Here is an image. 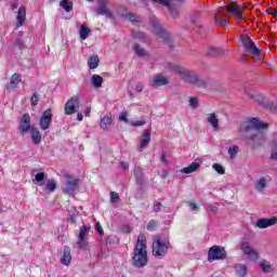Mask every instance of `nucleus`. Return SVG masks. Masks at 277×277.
Masks as SVG:
<instances>
[{
  "label": "nucleus",
  "instance_id": "61",
  "mask_svg": "<svg viewBox=\"0 0 277 277\" xmlns=\"http://www.w3.org/2000/svg\"><path fill=\"white\" fill-rule=\"evenodd\" d=\"M77 120H79V122H81V120H83V114L78 113Z\"/></svg>",
  "mask_w": 277,
  "mask_h": 277
},
{
  "label": "nucleus",
  "instance_id": "57",
  "mask_svg": "<svg viewBox=\"0 0 277 277\" xmlns=\"http://www.w3.org/2000/svg\"><path fill=\"white\" fill-rule=\"evenodd\" d=\"M11 8H12L13 10H17V9H18V0L12 1V2H11Z\"/></svg>",
  "mask_w": 277,
  "mask_h": 277
},
{
  "label": "nucleus",
  "instance_id": "34",
  "mask_svg": "<svg viewBox=\"0 0 277 277\" xmlns=\"http://www.w3.org/2000/svg\"><path fill=\"white\" fill-rule=\"evenodd\" d=\"M91 83L94 88L98 89L103 87V77L100 75H93L91 77Z\"/></svg>",
  "mask_w": 277,
  "mask_h": 277
},
{
  "label": "nucleus",
  "instance_id": "35",
  "mask_svg": "<svg viewBox=\"0 0 277 277\" xmlns=\"http://www.w3.org/2000/svg\"><path fill=\"white\" fill-rule=\"evenodd\" d=\"M134 176L138 185H142L144 183V173L142 172V168L140 167L134 168Z\"/></svg>",
  "mask_w": 277,
  "mask_h": 277
},
{
  "label": "nucleus",
  "instance_id": "3",
  "mask_svg": "<svg viewBox=\"0 0 277 277\" xmlns=\"http://www.w3.org/2000/svg\"><path fill=\"white\" fill-rule=\"evenodd\" d=\"M63 176L65 179V183L63 184V194H67L68 196H75L77 189H79V185L81 181L68 172H64Z\"/></svg>",
  "mask_w": 277,
  "mask_h": 277
},
{
  "label": "nucleus",
  "instance_id": "21",
  "mask_svg": "<svg viewBox=\"0 0 277 277\" xmlns=\"http://www.w3.org/2000/svg\"><path fill=\"white\" fill-rule=\"evenodd\" d=\"M207 121L213 129V131H220V119L217 118V115H215L214 113L209 114Z\"/></svg>",
  "mask_w": 277,
  "mask_h": 277
},
{
  "label": "nucleus",
  "instance_id": "11",
  "mask_svg": "<svg viewBox=\"0 0 277 277\" xmlns=\"http://www.w3.org/2000/svg\"><path fill=\"white\" fill-rule=\"evenodd\" d=\"M226 10L230 16H236L237 21H243V6L237 2L226 4Z\"/></svg>",
  "mask_w": 277,
  "mask_h": 277
},
{
  "label": "nucleus",
  "instance_id": "23",
  "mask_svg": "<svg viewBox=\"0 0 277 277\" xmlns=\"http://www.w3.org/2000/svg\"><path fill=\"white\" fill-rule=\"evenodd\" d=\"M148 144H150V132L149 130H145L142 135V140L137 146V149L142 151L144 150V148H146V146H148Z\"/></svg>",
  "mask_w": 277,
  "mask_h": 277
},
{
  "label": "nucleus",
  "instance_id": "33",
  "mask_svg": "<svg viewBox=\"0 0 277 277\" xmlns=\"http://www.w3.org/2000/svg\"><path fill=\"white\" fill-rule=\"evenodd\" d=\"M100 62H101V60L98 58V56L93 55L89 58L88 66H89V68H91V70H94V69L98 68Z\"/></svg>",
  "mask_w": 277,
  "mask_h": 277
},
{
  "label": "nucleus",
  "instance_id": "52",
  "mask_svg": "<svg viewBox=\"0 0 277 277\" xmlns=\"http://www.w3.org/2000/svg\"><path fill=\"white\" fill-rule=\"evenodd\" d=\"M215 23L216 25H222L223 27H226L228 25L226 19H217V16H215Z\"/></svg>",
  "mask_w": 277,
  "mask_h": 277
},
{
  "label": "nucleus",
  "instance_id": "9",
  "mask_svg": "<svg viewBox=\"0 0 277 277\" xmlns=\"http://www.w3.org/2000/svg\"><path fill=\"white\" fill-rule=\"evenodd\" d=\"M79 107H81V101L79 100V95H74L65 104V115L72 116V114L77 113V109H79Z\"/></svg>",
  "mask_w": 277,
  "mask_h": 277
},
{
  "label": "nucleus",
  "instance_id": "20",
  "mask_svg": "<svg viewBox=\"0 0 277 277\" xmlns=\"http://www.w3.org/2000/svg\"><path fill=\"white\" fill-rule=\"evenodd\" d=\"M23 81V78L19 76V74H14L11 77L10 83L6 85V90L9 92H12V90H16L18 88V83Z\"/></svg>",
  "mask_w": 277,
  "mask_h": 277
},
{
  "label": "nucleus",
  "instance_id": "56",
  "mask_svg": "<svg viewBox=\"0 0 277 277\" xmlns=\"http://www.w3.org/2000/svg\"><path fill=\"white\" fill-rule=\"evenodd\" d=\"M23 45H24L23 40L21 39L15 40V47H17L18 49H23Z\"/></svg>",
  "mask_w": 277,
  "mask_h": 277
},
{
  "label": "nucleus",
  "instance_id": "15",
  "mask_svg": "<svg viewBox=\"0 0 277 277\" xmlns=\"http://www.w3.org/2000/svg\"><path fill=\"white\" fill-rule=\"evenodd\" d=\"M97 16H106V18H114V14L107 8V0H100L98 6L95 9Z\"/></svg>",
  "mask_w": 277,
  "mask_h": 277
},
{
  "label": "nucleus",
  "instance_id": "4",
  "mask_svg": "<svg viewBox=\"0 0 277 277\" xmlns=\"http://www.w3.org/2000/svg\"><path fill=\"white\" fill-rule=\"evenodd\" d=\"M170 248V242L157 237L153 242V254L157 259H163L168 254V249Z\"/></svg>",
  "mask_w": 277,
  "mask_h": 277
},
{
  "label": "nucleus",
  "instance_id": "28",
  "mask_svg": "<svg viewBox=\"0 0 277 277\" xmlns=\"http://www.w3.org/2000/svg\"><path fill=\"white\" fill-rule=\"evenodd\" d=\"M29 133H30L32 144L38 146V144L42 142V134H40V131L37 128H32V130Z\"/></svg>",
  "mask_w": 277,
  "mask_h": 277
},
{
  "label": "nucleus",
  "instance_id": "63",
  "mask_svg": "<svg viewBox=\"0 0 277 277\" xmlns=\"http://www.w3.org/2000/svg\"><path fill=\"white\" fill-rule=\"evenodd\" d=\"M69 220H70L71 224H75V222H76L75 216H70Z\"/></svg>",
  "mask_w": 277,
  "mask_h": 277
},
{
  "label": "nucleus",
  "instance_id": "42",
  "mask_svg": "<svg viewBox=\"0 0 277 277\" xmlns=\"http://www.w3.org/2000/svg\"><path fill=\"white\" fill-rule=\"evenodd\" d=\"M212 169L214 170V172H217V174H226V169H224V167L220 163H213Z\"/></svg>",
  "mask_w": 277,
  "mask_h": 277
},
{
  "label": "nucleus",
  "instance_id": "62",
  "mask_svg": "<svg viewBox=\"0 0 277 277\" xmlns=\"http://www.w3.org/2000/svg\"><path fill=\"white\" fill-rule=\"evenodd\" d=\"M8 211V207H3L0 205V213H5Z\"/></svg>",
  "mask_w": 277,
  "mask_h": 277
},
{
  "label": "nucleus",
  "instance_id": "19",
  "mask_svg": "<svg viewBox=\"0 0 277 277\" xmlns=\"http://www.w3.org/2000/svg\"><path fill=\"white\" fill-rule=\"evenodd\" d=\"M27 18V9L22 5L18 9L17 17H16V29L23 27V23H25V19Z\"/></svg>",
  "mask_w": 277,
  "mask_h": 277
},
{
  "label": "nucleus",
  "instance_id": "53",
  "mask_svg": "<svg viewBox=\"0 0 277 277\" xmlns=\"http://www.w3.org/2000/svg\"><path fill=\"white\" fill-rule=\"evenodd\" d=\"M161 207H162L161 202L159 201L154 202V211H156V213H158V211H161Z\"/></svg>",
  "mask_w": 277,
  "mask_h": 277
},
{
  "label": "nucleus",
  "instance_id": "31",
  "mask_svg": "<svg viewBox=\"0 0 277 277\" xmlns=\"http://www.w3.org/2000/svg\"><path fill=\"white\" fill-rule=\"evenodd\" d=\"M238 277H246L248 276V266L243 264H236L234 267Z\"/></svg>",
  "mask_w": 277,
  "mask_h": 277
},
{
  "label": "nucleus",
  "instance_id": "30",
  "mask_svg": "<svg viewBox=\"0 0 277 277\" xmlns=\"http://www.w3.org/2000/svg\"><path fill=\"white\" fill-rule=\"evenodd\" d=\"M198 168H200V162L195 161L190 166L183 168L181 170V172H182V174H194V172H196V170H198Z\"/></svg>",
  "mask_w": 277,
  "mask_h": 277
},
{
  "label": "nucleus",
  "instance_id": "51",
  "mask_svg": "<svg viewBox=\"0 0 277 277\" xmlns=\"http://www.w3.org/2000/svg\"><path fill=\"white\" fill-rule=\"evenodd\" d=\"M220 53H222V50L219 48H211L209 50V55H220Z\"/></svg>",
  "mask_w": 277,
  "mask_h": 277
},
{
  "label": "nucleus",
  "instance_id": "26",
  "mask_svg": "<svg viewBox=\"0 0 277 277\" xmlns=\"http://www.w3.org/2000/svg\"><path fill=\"white\" fill-rule=\"evenodd\" d=\"M169 81L168 78H166V76L163 75H157L153 78V82L151 84L155 88H160V85H168Z\"/></svg>",
  "mask_w": 277,
  "mask_h": 277
},
{
  "label": "nucleus",
  "instance_id": "10",
  "mask_svg": "<svg viewBox=\"0 0 277 277\" xmlns=\"http://www.w3.org/2000/svg\"><path fill=\"white\" fill-rule=\"evenodd\" d=\"M35 128L36 127L31 126V117L29 116V114L23 115L19 119L18 126L21 135H27V133H29Z\"/></svg>",
  "mask_w": 277,
  "mask_h": 277
},
{
  "label": "nucleus",
  "instance_id": "60",
  "mask_svg": "<svg viewBox=\"0 0 277 277\" xmlns=\"http://www.w3.org/2000/svg\"><path fill=\"white\" fill-rule=\"evenodd\" d=\"M92 111L91 107H87L84 110V116H90V113Z\"/></svg>",
  "mask_w": 277,
  "mask_h": 277
},
{
  "label": "nucleus",
  "instance_id": "41",
  "mask_svg": "<svg viewBox=\"0 0 277 277\" xmlns=\"http://www.w3.org/2000/svg\"><path fill=\"white\" fill-rule=\"evenodd\" d=\"M133 37L142 42H149L148 36H146L144 32H133Z\"/></svg>",
  "mask_w": 277,
  "mask_h": 277
},
{
  "label": "nucleus",
  "instance_id": "13",
  "mask_svg": "<svg viewBox=\"0 0 277 277\" xmlns=\"http://www.w3.org/2000/svg\"><path fill=\"white\" fill-rule=\"evenodd\" d=\"M53 122V110L48 108L43 111L42 116L40 117L39 127L41 131H47L49 127H51Z\"/></svg>",
  "mask_w": 277,
  "mask_h": 277
},
{
  "label": "nucleus",
  "instance_id": "12",
  "mask_svg": "<svg viewBox=\"0 0 277 277\" xmlns=\"http://www.w3.org/2000/svg\"><path fill=\"white\" fill-rule=\"evenodd\" d=\"M88 230H90V227L88 225H82L80 227V232L78 234V240H77V246L80 250H88Z\"/></svg>",
  "mask_w": 277,
  "mask_h": 277
},
{
  "label": "nucleus",
  "instance_id": "46",
  "mask_svg": "<svg viewBox=\"0 0 277 277\" xmlns=\"http://www.w3.org/2000/svg\"><path fill=\"white\" fill-rule=\"evenodd\" d=\"M273 146V153L271 155V159H274L275 161H277V141H274L272 143Z\"/></svg>",
  "mask_w": 277,
  "mask_h": 277
},
{
  "label": "nucleus",
  "instance_id": "29",
  "mask_svg": "<svg viewBox=\"0 0 277 277\" xmlns=\"http://www.w3.org/2000/svg\"><path fill=\"white\" fill-rule=\"evenodd\" d=\"M259 265L264 274H272L274 272V266L267 260H262Z\"/></svg>",
  "mask_w": 277,
  "mask_h": 277
},
{
  "label": "nucleus",
  "instance_id": "47",
  "mask_svg": "<svg viewBox=\"0 0 277 277\" xmlns=\"http://www.w3.org/2000/svg\"><path fill=\"white\" fill-rule=\"evenodd\" d=\"M38 101H40V96L38 95V93H34L30 98V104L32 105V107H36V105H38Z\"/></svg>",
  "mask_w": 277,
  "mask_h": 277
},
{
  "label": "nucleus",
  "instance_id": "6",
  "mask_svg": "<svg viewBox=\"0 0 277 277\" xmlns=\"http://www.w3.org/2000/svg\"><path fill=\"white\" fill-rule=\"evenodd\" d=\"M262 129H267V123L260 121L259 118H251L241 126L240 131L248 133V131H261Z\"/></svg>",
  "mask_w": 277,
  "mask_h": 277
},
{
  "label": "nucleus",
  "instance_id": "59",
  "mask_svg": "<svg viewBox=\"0 0 277 277\" xmlns=\"http://www.w3.org/2000/svg\"><path fill=\"white\" fill-rule=\"evenodd\" d=\"M121 168H122V170H128L129 169V162L121 161Z\"/></svg>",
  "mask_w": 277,
  "mask_h": 277
},
{
  "label": "nucleus",
  "instance_id": "8",
  "mask_svg": "<svg viewBox=\"0 0 277 277\" xmlns=\"http://www.w3.org/2000/svg\"><path fill=\"white\" fill-rule=\"evenodd\" d=\"M241 44L246 51V53H249V55H252L253 57H256L261 50L254 45V41L248 36H241L240 38Z\"/></svg>",
  "mask_w": 277,
  "mask_h": 277
},
{
  "label": "nucleus",
  "instance_id": "54",
  "mask_svg": "<svg viewBox=\"0 0 277 277\" xmlns=\"http://www.w3.org/2000/svg\"><path fill=\"white\" fill-rule=\"evenodd\" d=\"M135 90L136 92H142V90H144V84L142 82L136 83Z\"/></svg>",
  "mask_w": 277,
  "mask_h": 277
},
{
  "label": "nucleus",
  "instance_id": "22",
  "mask_svg": "<svg viewBox=\"0 0 277 277\" xmlns=\"http://www.w3.org/2000/svg\"><path fill=\"white\" fill-rule=\"evenodd\" d=\"M248 140L253 142V148H256V146H263L265 144V134L258 133V134L251 135Z\"/></svg>",
  "mask_w": 277,
  "mask_h": 277
},
{
  "label": "nucleus",
  "instance_id": "2",
  "mask_svg": "<svg viewBox=\"0 0 277 277\" xmlns=\"http://www.w3.org/2000/svg\"><path fill=\"white\" fill-rule=\"evenodd\" d=\"M164 68L167 72H174V75H179L181 79L187 81V83L197 85V88H205V80L199 79L194 71H190L185 67H181L172 63H167Z\"/></svg>",
  "mask_w": 277,
  "mask_h": 277
},
{
  "label": "nucleus",
  "instance_id": "14",
  "mask_svg": "<svg viewBox=\"0 0 277 277\" xmlns=\"http://www.w3.org/2000/svg\"><path fill=\"white\" fill-rule=\"evenodd\" d=\"M241 250L247 255V259H249V261H259V252H256V250H254L252 246H250V242L243 241L241 245Z\"/></svg>",
  "mask_w": 277,
  "mask_h": 277
},
{
  "label": "nucleus",
  "instance_id": "16",
  "mask_svg": "<svg viewBox=\"0 0 277 277\" xmlns=\"http://www.w3.org/2000/svg\"><path fill=\"white\" fill-rule=\"evenodd\" d=\"M153 1L154 3H160V5L168 8L173 18L179 17V9H176V5H174V2H172V0H153Z\"/></svg>",
  "mask_w": 277,
  "mask_h": 277
},
{
  "label": "nucleus",
  "instance_id": "27",
  "mask_svg": "<svg viewBox=\"0 0 277 277\" xmlns=\"http://www.w3.org/2000/svg\"><path fill=\"white\" fill-rule=\"evenodd\" d=\"M72 261V256L70 255V248L66 247L63 251V255L61 258L62 265H70V262Z\"/></svg>",
  "mask_w": 277,
  "mask_h": 277
},
{
  "label": "nucleus",
  "instance_id": "1",
  "mask_svg": "<svg viewBox=\"0 0 277 277\" xmlns=\"http://www.w3.org/2000/svg\"><path fill=\"white\" fill-rule=\"evenodd\" d=\"M132 264L134 267L141 268L148 265V246L146 235L140 234L134 246Z\"/></svg>",
  "mask_w": 277,
  "mask_h": 277
},
{
  "label": "nucleus",
  "instance_id": "64",
  "mask_svg": "<svg viewBox=\"0 0 277 277\" xmlns=\"http://www.w3.org/2000/svg\"><path fill=\"white\" fill-rule=\"evenodd\" d=\"M109 239H110V238H107L106 243H111V241H109Z\"/></svg>",
  "mask_w": 277,
  "mask_h": 277
},
{
  "label": "nucleus",
  "instance_id": "18",
  "mask_svg": "<svg viewBox=\"0 0 277 277\" xmlns=\"http://www.w3.org/2000/svg\"><path fill=\"white\" fill-rule=\"evenodd\" d=\"M277 217L272 216L271 219H259L255 223L258 228H269V226H276Z\"/></svg>",
  "mask_w": 277,
  "mask_h": 277
},
{
  "label": "nucleus",
  "instance_id": "32",
  "mask_svg": "<svg viewBox=\"0 0 277 277\" xmlns=\"http://www.w3.org/2000/svg\"><path fill=\"white\" fill-rule=\"evenodd\" d=\"M111 122H114V119L109 116H104L100 122L101 129L107 130L111 127Z\"/></svg>",
  "mask_w": 277,
  "mask_h": 277
},
{
  "label": "nucleus",
  "instance_id": "43",
  "mask_svg": "<svg viewBox=\"0 0 277 277\" xmlns=\"http://www.w3.org/2000/svg\"><path fill=\"white\" fill-rule=\"evenodd\" d=\"M133 51L138 55V57H144V55H146V50L140 47V44H134Z\"/></svg>",
  "mask_w": 277,
  "mask_h": 277
},
{
  "label": "nucleus",
  "instance_id": "38",
  "mask_svg": "<svg viewBox=\"0 0 277 277\" xmlns=\"http://www.w3.org/2000/svg\"><path fill=\"white\" fill-rule=\"evenodd\" d=\"M60 5L63 10H65V12H71L72 10V1L70 0H62Z\"/></svg>",
  "mask_w": 277,
  "mask_h": 277
},
{
  "label": "nucleus",
  "instance_id": "48",
  "mask_svg": "<svg viewBox=\"0 0 277 277\" xmlns=\"http://www.w3.org/2000/svg\"><path fill=\"white\" fill-rule=\"evenodd\" d=\"M188 207H189L190 211H194L195 213H198L199 208H198V205H196V202L189 201Z\"/></svg>",
  "mask_w": 277,
  "mask_h": 277
},
{
  "label": "nucleus",
  "instance_id": "5",
  "mask_svg": "<svg viewBox=\"0 0 277 277\" xmlns=\"http://www.w3.org/2000/svg\"><path fill=\"white\" fill-rule=\"evenodd\" d=\"M151 27L154 29V34H156V36H158L159 40L161 42H164V44H168L169 47H171L172 43V37L170 36V32L163 30V28L161 27V24H159V19L154 18L151 19Z\"/></svg>",
  "mask_w": 277,
  "mask_h": 277
},
{
  "label": "nucleus",
  "instance_id": "36",
  "mask_svg": "<svg viewBox=\"0 0 277 277\" xmlns=\"http://www.w3.org/2000/svg\"><path fill=\"white\" fill-rule=\"evenodd\" d=\"M90 28H88L85 25L80 26V40H88V37L90 36Z\"/></svg>",
  "mask_w": 277,
  "mask_h": 277
},
{
  "label": "nucleus",
  "instance_id": "40",
  "mask_svg": "<svg viewBox=\"0 0 277 277\" xmlns=\"http://www.w3.org/2000/svg\"><path fill=\"white\" fill-rule=\"evenodd\" d=\"M122 16L127 18L128 21H131V23H141L142 17L135 16L132 13H122Z\"/></svg>",
  "mask_w": 277,
  "mask_h": 277
},
{
  "label": "nucleus",
  "instance_id": "37",
  "mask_svg": "<svg viewBox=\"0 0 277 277\" xmlns=\"http://www.w3.org/2000/svg\"><path fill=\"white\" fill-rule=\"evenodd\" d=\"M45 176L44 172H39L35 175V181L38 182L39 187H44Z\"/></svg>",
  "mask_w": 277,
  "mask_h": 277
},
{
  "label": "nucleus",
  "instance_id": "17",
  "mask_svg": "<svg viewBox=\"0 0 277 277\" xmlns=\"http://www.w3.org/2000/svg\"><path fill=\"white\" fill-rule=\"evenodd\" d=\"M119 122H124V124H130V127H144L146 124L145 119L141 120H129V115L126 111L120 113L119 115Z\"/></svg>",
  "mask_w": 277,
  "mask_h": 277
},
{
  "label": "nucleus",
  "instance_id": "45",
  "mask_svg": "<svg viewBox=\"0 0 277 277\" xmlns=\"http://www.w3.org/2000/svg\"><path fill=\"white\" fill-rule=\"evenodd\" d=\"M110 202L111 205H116V202H120V194L116 192L110 193Z\"/></svg>",
  "mask_w": 277,
  "mask_h": 277
},
{
  "label": "nucleus",
  "instance_id": "49",
  "mask_svg": "<svg viewBox=\"0 0 277 277\" xmlns=\"http://www.w3.org/2000/svg\"><path fill=\"white\" fill-rule=\"evenodd\" d=\"M95 230H96L97 235H105V232L103 230V226L101 225L100 222H97L95 224Z\"/></svg>",
  "mask_w": 277,
  "mask_h": 277
},
{
  "label": "nucleus",
  "instance_id": "55",
  "mask_svg": "<svg viewBox=\"0 0 277 277\" xmlns=\"http://www.w3.org/2000/svg\"><path fill=\"white\" fill-rule=\"evenodd\" d=\"M267 14H271V16H277V9H268Z\"/></svg>",
  "mask_w": 277,
  "mask_h": 277
},
{
  "label": "nucleus",
  "instance_id": "25",
  "mask_svg": "<svg viewBox=\"0 0 277 277\" xmlns=\"http://www.w3.org/2000/svg\"><path fill=\"white\" fill-rule=\"evenodd\" d=\"M41 189L53 194V192L57 189V182H55V180H44L43 187H41Z\"/></svg>",
  "mask_w": 277,
  "mask_h": 277
},
{
  "label": "nucleus",
  "instance_id": "39",
  "mask_svg": "<svg viewBox=\"0 0 277 277\" xmlns=\"http://www.w3.org/2000/svg\"><path fill=\"white\" fill-rule=\"evenodd\" d=\"M239 154V146L237 145H232L228 148V155L230 159H237V155Z\"/></svg>",
  "mask_w": 277,
  "mask_h": 277
},
{
  "label": "nucleus",
  "instance_id": "58",
  "mask_svg": "<svg viewBox=\"0 0 277 277\" xmlns=\"http://www.w3.org/2000/svg\"><path fill=\"white\" fill-rule=\"evenodd\" d=\"M160 161H162V163L168 164V159L166 158V154L162 153L161 157H160Z\"/></svg>",
  "mask_w": 277,
  "mask_h": 277
},
{
  "label": "nucleus",
  "instance_id": "50",
  "mask_svg": "<svg viewBox=\"0 0 277 277\" xmlns=\"http://www.w3.org/2000/svg\"><path fill=\"white\" fill-rule=\"evenodd\" d=\"M189 105L193 107V109H196L198 107V98L197 97H192L189 100Z\"/></svg>",
  "mask_w": 277,
  "mask_h": 277
},
{
  "label": "nucleus",
  "instance_id": "24",
  "mask_svg": "<svg viewBox=\"0 0 277 277\" xmlns=\"http://www.w3.org/2000/svg\"><path fill=\"white\" fill-rule=\"evenodd\" d=\"M267 183H269V176L260 177L254 184L255 192H263L267 187Z\"/></svg>",
  "mask_w": 277,
  "mask_h": 277
},
{
  "label": "nucleus",
  "instance_id": "44",
  "mask_svg": "<svg viewBox=\"0 0 277 277\" xmlns=\"http://www.w3.org/2000/svg\"><path fill=\"white\" fill-rule=\"evenodd\" d=\"M157 226H159V223H157V221L151 220L147 223V230H149V233H153V230H155L157 228Z\"/></svg>",
  "mask_w": 277,
  "mask_h": 277
},
{
  "label": "nucleus",
  "instance_id": "7",
  "mask_svg": "<svg viewBox=\"0 0 277 277\" xmlns=\"http://www.w3.org/2000/svg\"><path fill=\"white\" fill-rule=\"evenodd\" d=\"M226 259V250L220 246H213L209 249L208 261L213 263V261H222Z\"/></svg>",
  "mask_w": 277,
  "mask_h": 277
}]
</instances>
